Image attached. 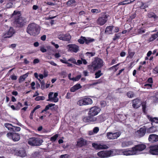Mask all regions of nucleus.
Here are the masks:
<instances>
[{"label":"nucleus","mask_w":158,"mask_h":158,"mask_svg":"<svg viewBox=\"0 0 158 158\" xmlns=\"http://www.w3.org/2000/svg\"><path fill=\"white\" fill-rule=\"evenodd\" d=\"M146 146L143 144H141L135 145L133 147V149L136 152L135 155H138L141 153V152L143 150L146 148Z\"/></svg>","instance_id":"obj_8"},{"label":"nucleus","mask_w":158,"mask_h":158,"mask_svg":"<svg viewBox=\"0 0 158 158\" xmlns=\"http://www.w3.org/2000/svg\"><path fill=\"white\" fill-rule=\"evenodd\" d=\"M146 132V129L145 127L140 128L139 130H138L135 132L136 136L139 138L143 136Z\"/></svg>","instance_id":"obj_16"},{"label":"nucleus","mask_w":158,"mask_h":158,"mask_svg":"<svg viewBox=\"0 0 158 158\" xmlns=\"http://www.w3.org/2000/svg\"><path fill=\"white\" fill-rule=\"evenodd\" d=\"M92 146L96 150L105 149L108 148L107 146L103 143H93Z\"/></svg>","instance_id":"obj_13"},{"label":"nucleus","mask_w":158,"mask_h":158,"mask_svg":"<svg viewBox=\"0 0 158 158\" xmlns=\"http://www.w3.org/2000/svg\"><path fill=\"white\" fill-rule=\"evenodd\" d=\"M149 152L153 155H158V145L150 146Z\"/></svg>","instance_id":"obj_19"},{"label":"nucleus","mask_w":158,"mask_h":158,"mask_svg":"<svg viewBox=\"0 0 158 158\" xmlns=\"http://www.w3.org/2000/svg\"><path fill=\"white\" fill-rule=\"evenodd\" d=\"M86 54L87 56H89V57H90L94 56L95 54V53L87 52L86 53Z\"/></svg>","instance_id":"obj_53"},{"label":"nucleus","mask_w":158,"mask_h":158,"mask_svg":"<svg viewBox=\"0 0 158 158\" xmlns=\"http://www.w3.org/2000/svg\"><path fill=\"white\" fill-rule=\"evenodd\" d=\"M67 60L71 62L74 64L76 63V60L73 57H71Z\"/></svg>","instance_id":"obj_51"},{"label":"nucleus","mask_w":158,"mask_h":158,"mask_svg":"<svg viewBox=\"0 0 158 158\" xmlns=\"http://www.w3.org/2000/svg\"><path fill=\"white\" fill-rule=\"evenodd\" d=\"M6 135L8 138L12 139L14 141H17L20 139L19 134L16 133H8Z\"/></svg>","instance_id":"obj_10"},{"label":"nucleus","mask_w":158,"mask_h":158,"mask_svg":"<svg viewBox=\"0 0 158 158\" xmlns=\"http://www.w3.org/2000/svg\"><path fill=\"white\" fill-rule=\"evenodd\" d=\"M101 70H98L97 72L95 73V78H99L102 74V73H101Z\"/></svg>","instance_id":"obj_45"},{"label":"nucleus","mask_w":158,"mask_h":158,"mask_svg":"<svg viewBox=\"0 0 158 158\" xmlns=\"http://www.w3.org/2000/svg\"><path fill=\"white\" fill-rule=\"evenodd\" d=\"M51 43L57 49L59 47V45L58 44H56L54 42H52Z\"/></svg>","instance_id":"obj_63"},{"label":"nucleus","mask_w":158,"mask_h":158,"mask_svg":"<svg viewBox=\"0 0 158 158\" xmlns=\"http://www.w3.org/2000/svg\"><path fill=\"white\" fill-rule=\"evenodd\" d=\"M127 95L129 98H132L134 97V94L132 92L130 91L127 93Z\"/></svg>","instance_id":"obj_50"},{"label":"nucleus","mask_w":158,"mask_h":158,"mask_svg":"<svg viewBox=\"0 0 158 158\" xmlns=\"http://www.w3.org/2000/svg\"><path fill=\"white\" fill-rule=\"evenodd\" d=\"M109 16V15H108L102 13L96 20L97 24L101 26L104 25L107 21Z\"/></svg>","instance_id":"obj_3"},{"label":"nucleus","mask_w":158,"mask_h":158,"mask_svg":"<svg viewBox=\"0 0 158 158\" xmlns=\"http://www.w3.org/2000/svg\"><path fill=\"white\" fill-rule=\"evenodd\" d=\"M58 37L60 40L66 41H69L71 39V36L69 34L67 33L64 35L62 33H59Z\"/></svg>","instance_id":"obj_14"},{"label":"nucleus","mask_w":158,"mask_h":158,"mask_svg":"<svg viewBox=\"0 0 158 158\" xmlns=\"http://www.w3.org/2000/svg\"><path fill=\"white\" fill-rule=\"evenodd\" d=\"M85 37L81 36L78 40V42L81 44H83L85 43Z\"/></svg>","instance_id":"obj_38"},{"label":"nucleus","mask_w":158,"mask_h":158,"mask_svg":"<svg viewBox=\"0 0 158 158\" xmlns=\"http://www.w3.org/2000/svg\"><path fill=\"white\" fill-rule=\"evenodd\" d=\"M95 41V39L90 37H85V43L86 44H89Z\"/></svg>","instance_id":"obj_34"},{"label":"nucleus","mask_w":158,"mask_h":158,"mask_svg":"<svg viewBox=\"0 0 158 158\" xmlns=\"http://www.w3.org/2000/svg\"><path fill=\"white\" fill-rule=\"evenodd\" d=\"M45 99V97L44 96H37L35 99V100L37 101H39L40 100H44Z\"/></svg>","instance_id":"obj_48"},{"label":"nucleus","mask_w":158,"mask_h":158,"mask_svg":"<svg viewBox=\"0 0 158 158\" xmlns=\"http://www.w3.org/2000/svg\"><path fill=\"white\" fill-rule=\"evenodd\" d=\"M97 155L100 158H107L111 156L110 150L108 151H101L97 153Z\"/></svg>","instance_id":"obj_9"},{"label":"nucleus","mask_w":158,"mask_h":158,"mask_svg":"<svg viewBox=\"0 0 158 158\" xmlns=\"http://www.w3.org/2000/svg\"><path fill=\"white\" fill-rule=\"evenodd\" d=\"M88 69L90 71H94L96 70V69L95 67V65L92 62L91 64L89 65L88 66Z\"/></svg>","instance_id":"obj_37"},{"label":"nucleus","mask_w":158,"mask_h":158,"mask_svg":"<svg viewBox=\"0 0 158 158\" xmlns=\"http://www.w3.org/2000/svg\"><path fill=\"white\" fill-rule=\"evenodd\" d=\"M148 119L151 121L152 123L154 122L156 123H157V122L158 121V118H153L148 116Z\"/></svg>","instance_id":"obj_39"},{"label":"nucleus","mask_w":158,"mask_h":158,"mask_svg":"<svg viewBox=\"0 0 158 158\" xmlns=\"http://www.w3.org/2000/svg\"><path fill=\"white\" fill-rule=\"evenodd\" d=\"M113 27V26H108L106 27L105 31V32H108L109 33H110L111 32Z\"/></svg>","instance_id":"obj_40"},{"label":"nucleus","mask_w":158,"mask_h":158,"mask_svg":"<svg viewBox=\"0 0 158 158\" xmlns=\"http://www.w3.org/2000/svg\"><path fill=\"white\" fill-rule=\"evenodd\" d=\"M106 114H102L98 116L94 117V123H98L104 122L106 119Z\"/></svg>","instance_id":"obj_15"},{"label":"nucleus","mask_w":158,"mask_h":158,"mask_svg":"<svg viewBox=\"0 0 158 158\" xmlns=\"http://www.w3.org/2000/svg\"><path fill=\"white\" fill-rule=\"evenodd\" d=\"M99 131V128L98 127H95L93 129V132L94 133H97Z\"/></svg>","instance_id":"obj_56"},{"label":"nucleus","mask_w":158,"mask_h":158,"mask_svg":"<svg viewBox=\"0 0 158 158\" xmlns=\"http://www.w3.org/2000/svg\"><path fill=\"white\" fill-rule=\"evenodd\" d=\"M60 60L62 63L67 64L68 67H73V64L68 62V61L65 58H63V59H60Z\"/></svg>","instance_id":"obj_30"},{"label":"nucleus","mask_w":158,"mask_h":158,"mask_svg":"<svg viewBox=\"0 0 158 158\" xmlns=\"http://www.w3.org/2000/svg\"><path fill=\"white\" fill-rule=\"evenodd\" d=\"M94 117L91 116L90 115H88V116L84 117L83 118V120L84 122L89 123H94Z\"/></svg>","instance_id":"obj_20"},{"label":"nucleus","mask_w":158,"mask_h":158,"mask_svg":"<svg viewBox=\"0 0 158 158\" xmlns=\"http://www.w3.org/2000/svg\"><path fill=\"white\" fill-rule=\"evenodd\" d=\"M148 140L152 143L158 141V135L155 134L150 135L149 136Z\"/></svg>","instance_id":"obj_22"},{"label":"nucleus","mask_w":158,"mask_h":158,"mask_svg":"<svg viewBox=\"0 0 158 158\" xmlns=\"http://www.w3.org/2000/svg\"><path fill=\"white\" fill-rule=\"evenodd\" d=\"M69 51L76 53L79 50V47L75 44H69L68 45Z\"/></svg>","instance_id":"obj_17"},{"label":"nucleus","mask_w":158,"mask_h":158,"mask_svg":"<svg viewBox=\"0 0 158 158\" xmlns=\"http://www.w3.org/2000/svg\"><path fill=\"white\" fill-rule=\"evenodd\" d=\"M101 10L100 9H92L91 10V12L92 13H99L101 12Z\"/></svg>","instance_id":"obj_52"},{"label":"nucleus","mask_w":158,"mask_h":158,"mask_svg":"<svg viewBox=\"0 0 158 158\" xmlns=\"http://www.w3.org/2000/svg\"><path fill=\"white\" fill-rule=\"evenodd\" d=\"M55 105V104H52V103L49 104L47 105L46 106L45 109L42 110L41 113H43L44 111H46L48 110L49 109H52L51 107H52V106H54Z\"/></svg>","instance_id":"obj_33"},{"label":"nucleus","mask_w":158,"mask_h":158,"mask_svg":"<svg viewBox=\"0 0 158 158\" xmlns=\"http://www.w3.org/2000/svg\"><path fill=\"white\" fill-rule=\"evenodd\" d=\"M157 37V35L154 34L151 35L149 39V41L151 42L154 40Z\"/></svg>","instance_id":"obj_44"},{"label":"nucleus","mask_w":158,"mask_h":158,"mask_svg":"<svg viewBox=\"0 0 158 158\" xmlns=\"http://www.w3.org/2000/svg\"><path fill=\"white\" fill-rule=\"evenodd\" d=\"M21 128L20 127L14 126L13 131H19L20 130Z\"/></svg>","instance_id":"obj_54"},{"label":"nucleus","mask_w":158,"mask_h":158,"mask_svg":"<svg viewBox=\"0 0 158 158\" xmlns=\"http://www.w3.org/2000/svg\"><path fill=\"white\" fill-rule=\"evenodd\" d=\"M145 32V30L143 28L139 29L138 30V33L139 34H141L144 33Z\"/></svg>","instance_id":"obj_59"},{"label":"nucleus","mask_w":158,"mask_h":158,"mask_svg":"<svg viewBox=\"0 0 158 158\" xmlns=\"http://www.w3.org/2000/svg\"><path fill=\"white\" fill-rule=\"evenodd\" d=\"M120 131L113 133L111 132L106 133V137L109 139H117L121 135Z\"/></svg>","instance_id":"obj_7"},{"label":"nucleus","mask_w":158,"mask_h":158,"mask_svg":"<svg viewBox=\"0 0 158 158\" xmlns=\"http://www.w3.org/2000/svg\"><path fill=\"white\" fill-rule=\"evenodd\" d=\"M141 104V102L139 99H135L132 101V106L135 109L139 108Z\"/></svg>","instance_id":"obj_23"},{"label":"nucleus","mask_w":158,"mask_h":158,"mask_svg":"<svg viewBox=\"0 0 158 158\" xmlns=\"http://www.w3.org/2000/svg\"><path fill=\"white\" fill-rule=\"evenodd\" d=\"M93 62L97 70L101 68L103 65L102 60L98 57L95 58Z\"/></svg>","instance_id":"obj_11"},{"label":"nucleus","mask_w":158,"mask_h":158,"mask_svg":"<svg viewBox=\"0 0 158 158\" xmlns=\"http://www.w3.org/2000/svg\"><path fill=\"white\" fill-rule=\"evenodd\" d=\"M40 50L43 53L47 52V49L45 48V47L44 46H42L40 47Z\"/></svg>","instance_id":"obj_57"},{"label":"nucleus","mask_w":158,"mask_h":158,"mask_svg":"<svg viewBox=\"0 0 158 158\" xmlns=\"http://www.w3.org/2000/svg\"><path fill=\"white\" fill-rule=\"evenodd\" d=\"M93 103L92 100L89 98H85L80 99L77 102L79 106L91 105Z\"/></svg>","instance_id":"obj_5"},{"label":"nucleus","mask_w":158,"mask_h":158,"mask_svg":"<svg viewBox=\"0 0 158 158\" xmlns=\"http://www.w3.org/2000/svg\"><path fill=\"white\" fill-rule=\"evenodd\" d=\"M16 22L20 25V26H23L25 23L24 19L22 17H19L16 20Z\"/></svg>","instance_id":"obj_28"},{"label":"nucleus","mask_w":158,"mask_h":158,"mask_svg":"<svg viewBox=\"0 0 158 158\" xmlns=\"http://www.w3.org/2000/svg\"><path fill=\"white\" fill-rule=\"evenodd\" d=\"M147 82L151 83L150 84H152L153 83L152 78V77H150L148 78L147 80Z\"/></svg>","instance_id":"obj_61"},{"label":"nucleus","mask_w":158,"mask_h":158,"mask_svg":"<svg viewBox=\"0 0 158 158\" xmlns=\"http://www.w3.org/2000/svg\"><path fill=\"white\" fill-rule=\"evenodd\" d=\"M157 131V129L156 127H152L148 128L147 130V131L149 133H153Z\"/></svg>","instance_id":"obj_32"},{"label":"nucleus","mask_w":158,"mask_h":158,"mask_svg":"<svg viewBox=\"0 0 158 158\" xmlns=\"http://www.w3.org/2000/svg\"><path fill=\"white\" fill-rule=\"evenodd\" d=\"M133 142L131 141H124L122 143V146L123 147H128L132 145Z\"/></svg>","instance_id":"obj_31"},{"label":"nucleus","mask_w":158,"mask_h":158,"mask_svg":"<svg viewBox=\"0 0 158 158\" xmlns=\"http://www.w3.org/2000/svg\"><path fill=\"white\" fill-rule=\"evenodd\" d=\"M11 109L14 110H19V108L18 107H15L14 105H11L10 106Z\"/></svg>","instance_id":"obj_62"},{"label":"nucleus","mask_w":158,"mask_h":158,"mask_svg":"<svg viewBox=\"0 0 158 158\" xmlns=\"http://www.w3.org/2000/svg\"><path fill=\"white\" fill-rule=\"evenodd\" d=\"M152 84H145L144 86H145V88H146L147 89H150L152 88Z\"/></svg>","instance_id":"obj_55"},{"label":"nucleus","mask_w":158,"mask_h":158,"mask_svg":"<svg viewBox=\"0 0 158 158\" xmlns=\"http://www.w3.org/2000/svg\"><path fill=\"white\" fill-rule=\"evenodd\" d=\"M40 26L34 23L29 24L27 29V33L30 35L34 36L38 35L40 33Z\"/></svg>","instance_id":"obj_1"},{"label":"nucleus","mask_w":158,"mask_h":158,"mask_svg":"<svg viewBox=\"0 0 158 158\" xmlns=\"http://www.w3.org/2000/svg\"><path fill=\"white\" fill-rule=\"evenodd\" d=\"M15 155L21 157H24L26 155V153L24 149H22L19 150H17L15 152Z\"/></svg>","instance_id":"obj_24"},{"label":"nucleus","mask_w":158,"mask_h":158,"mask_svg":"<svg viewBox=\"0 0 158 158\" xmlns=\"http://www.w3.org/2000/svg\"><path fill=\"white\" fill-rule=\"evenodd\" d=\"M15 32V31L12 27H10L8 31L3 33L2 37L3 38H10L13 36Z\"/></svg>","instance_id":"obj_12"},{"label":"nucleus","mask_w":158,"mask_h":158,"mask_svg":"<svg viewBox=\"0 0 158 158\" xmlns=\"http://www.w3.org/2000/svg\"><path fill=\"white\" fill-rule=\"evenodd\" d=\"M59 136V135L56 134L51 137L50 139V141L52 142L55 141Z\"/></svg>","instance_id":"obj_42"},{"label":"nucleus","mask_w":158,"mask_h":158,"mask_svg":"<svg viewBox=\"0 0 158 158\" xmlns=\"http://www.w3.org/2000/svg\"><path fill=\"white\" fill-rule=\"evenodd\" d=\"M86 143L87 141L85 139L81 138L77 142V145L79 147H81L86 145Z\"/></svg>","instance_id":"obj_25"},{"label":"nucleus","mask_w":158,"mask_h":158,"mask_svg":"<svg viewBox=\"0 0 158 158\" xmlns=\"http://www.w3.org/2000/svg\"><path fill=\"white\" fill-rule=\"evenodd\" d=\"M148 17L150 18L153 19L154 21L158 20V17L154 13L152 12H149L148 14Z\"/></svg>","instance_id":"obj_26"},{"label":"nucleus","mask_w":158,"mask_h":158,"mask_svg":"<svg viewBox=\"0 0 158 158\" xmlns=\"http://www.w3.org/2000/svg\"><path fill=\"white\" fill-rule=\"evenodd\" d=\"M4 126L8 130L13 131L14 126L11 124L6 123L4 124Z\"/></svg>","instance_id":"obj_35"},{"label":"nucleus","mask_w":158,"mask_h":158,"mask_svg":"<svg viewBox=\"0 0 158 158\" xmlns=\"http://www.w3.org/2000/svg\"><path fill=\"white\" fill-rule=\"evenodd\" d=\"M135 0H126L123 2H121L120 3V4L124 5L128 4L133 2Z\"/></svg>","instance_id":"obj_41"},{"label":"nucleus","mask_w":158,"mask_h":158,"mask_svg":"<svg viewBox=\"0 0 158 158\" xmlns=\"http://www.w3.org/2000/svg\"><path fill=\"white\" fill-rule=\"evenodd\" d=\"M101 110L100 108L97 106L91 107L89 110L88 114L93 117L97 115L100 112Z\"/></svg>","instance_id":"obj_4"},{"label":"nucleus","mask_w":158,"mask_h":158,"mask_svg":"<svg viewBox=\"0 0 158 158\" xmlns=\"http://www.w3.org/2000/svg\"><path fill=\"white\" fill-rule=\"evenodd\" d=\"M43 142V140L41 138L32 137L28 139L27 143L31 146H40L42 144Z\"/></svg>","instance_id":"obj_2"},{"label":"nucleus","mask_w":158,"mask_h":158,"mask_svg":"<svg viewBox=\"0 0 158 158\" xmlns=\"http://www.w3.org/2000/svg\"><path fill=\"white\" fill-rule=\"evenodd\" d=\"M75 2L76 1L75 0H68V1L67 2L66 4L68 6H69Z\"/></svg>","instance_id":"obj_46"},{"label":"nucleus","mask_w":158,"mask_h":158,"mask_svg":"<svg viewBox=\"0 0 158 158\" xmlns=\"http://www.w3.org/2000/svg\"><path fill=\"white\" fill-rule=\"evenodd\" d=\"M29 73H27L23 75L20 76V79L22 81H23L25 79L28 77Z\"/></svg>","instance_id":"obj_43"},{"label":"nucleus","mask_w":158,"mask_h":158,"mask_svg":"<svg viewBox=\"0 0 158 158\" xmlns=\"http://www.w3.org/2000/svg\"><path fill=\"white\" fill-rule=\"evenodd\" d=\"M111 156L123 155V149H112L110 150Z\"/></svg>","instance_id":"obj_21"},{"label":"nucleus","mask_w":158,"mask_h":158,"mask_svg":"<svg viewBox=\"0 0 158 158\" xmlns=\"http://www.w3.org/2000/svg\"><path fill=\"white\" fill-rule=\"evenodd\" d=\"M153 72L154 73L157 74L158 73V69L157 68H155L153 70Z\"/></svg>","instance_id":"obj_64"},{"label":"nucleus","mask_w":158,"mask_h":158,"mask_svg":"<svg viewBox=\"0 0 158 158\" xmlns=\"http://www.w3.org/2000/svg\"><path fill=\"white\" fill-rule=\"evenodd\" d=\"M82 63L85 65L87 64V61L85 59H83V58H81V60H77V62H76V63L75 64L77 65H80V64H82Z\"/></svg>","instance_id":"obj_29"},{"label":"nucleus","mask_w":158,"mask_h":158,"mask_svg":"<svg viewBox=\"0 0 158 158\" xmlns=\"http://www.w3.org/2000/svg\"><path fill=\"white\" fill-rule=\"evenodd\" d=\"M81 77V75H79L77 76H76L75 77L72 78V81H78L80 79Z\"/></svg>","instance_id":"obj_47"},{"label":"nucleus","mask_w":158,"mask_h":158,"mask_svg":"<svg viewBox=\"0 0 158 158\" xmlns=\"http://www.w3.org/2000/svg\"><path fill=\"white\" fill-rule=\"evenodd\" d=\"M13 5V3L12 2H9L7 3L6 5V7L7 8H9L12 7Z\"/></svg>","instance_id":"obj_58"},{"label":"nucleus","mask_w":158,"mask_h":158,"mask_svg":"<svg viewBox=\"0 0 158 158\" xmlns=\"http://www.w3.org/2000/svg\"><path fill=\"white\" fill-rule=\"evenodd\" d=\"M136 152H135L133 149V148L131 149H123V155L125 156H130L135 155Z\"/></svg>","instance_id":"obj_18"},{"label":"nucleus","mask_w":158,"mask_h":158,"mask_svg":"<svg viewBox=\"0 0 158 158\" xmlns=\"http://www.w3.org/2000/svg\"><path fill=\"white\" fill-rule=\"evenodd\" d=\"M100 105L102 107H105L106 106V102L104 101H102L100 102Z\"/></svg>","instance_id":"obj_60"},{"label":"nucleus","mask_w":158,"mask_h":158,"mask_svg":"<svg viewBox=\"0 0 158 158\" xmlns=\"http://www.w3.org/2000/svg\"><path fill=\"white\" fill-rule=\"evenodd\" d=\"M58 95V94L57 93H55L54 94L52 92L49 93L48 95V99L47 101L54 102H57L59 100V98L57 97Z\"/></svg>","instance_id":"obj_6"},{"label":"nucleus","mask_w":158,"mask_h":158,"mask_svg":"<svg viewBox=\"0 0 158 158\" xmlns=\"http://www.w3.org/2000/svg\"><path fill=\"white\" fill-rule=\"evenodd\" d=\"M128 54L127 57L132 58L135 54V52L129 48L128 50Z\"/></svg>","instance_id":"obj_36"},{"label":"nucleus","mask_w":158,"mask_h":158,"mask_svg":"<svg viewBox=\"0 0 158 158\" xmlns=\"http://www.w3.org/2000/svg\"><path fill=\"white\" fill-rule=\"evenodd\" d=\"M81 87H82L80 84H77L71 88L70 91L71 92H74Z\"/></svg>","instance_id":"obj_27"},{"label":"nucleus","mask_w":158,"mask_h":158,"mask_svg":"<svg viewBox=\"0 0 158 158\" xmlns=\"http://www.w3.org/2000/svg\"><path fill=\"white\" fill-rule=\"evenodd\" d=\"M121 35V33H119L115 34V35L113 38L114 40H115L117 39H118Z\"/></svg>","instance_id":"obj_49"}]
</instances>
